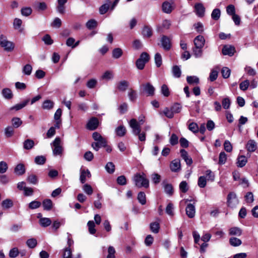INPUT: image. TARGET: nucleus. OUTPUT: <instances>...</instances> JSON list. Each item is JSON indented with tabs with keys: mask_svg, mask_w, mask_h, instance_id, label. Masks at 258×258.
I'll use <instances>...</instances> for the list:
<instances>
[{
	"mask_svg": "<svg viewBox=\"0 0 258 258\" xmlns=\"http://www.w3.org/2000/svg\"><path fill=\"white\" fill-rule=\"evenodd\" d=\"M151 180L155 184H158L161 181V176L156 173H154L151 175Z\"/></svg>",
	"mask_w": 258,
	"mask_h": 258,
	"instance_id": "48",
	"label": "nucleus"
},
{
	"mask_svg": "<svg viewBox=\"0 0 258 258\" xmlns=\"http://www.w3.org/2000/svg\"><path fill=\"white\" fill-rule=\"evenodd\" d=\"M91 176V173L89 170H81L80 176V180L82 183H84L86 181V178H90Z\"/></svg>",
	"mask_w": 258,
	"mask_h": 258,
	"instance_id": "14",
	"label": "nucleus"
},
{
	"mask_svg": "<svg viewBox=\"0 0 258 258\" xmlns=\"http://www.w3.org/2000/svg\"><path fill=\"white\" fill-rule=\"evenodd\" d=\"M15 173L18 175H22L25 172V168L23 164H18L14 169Z\"/></svg>",
	"mask_w": 258,
	"mask_h": 258,
	"instance_id": "22",
	"label": "nucleus"
},
{
	"mask_svg": "<svg viewBox=\"0 0 258 258\" xmlns=\"http://www.w3.org/2000/svg\"><path fill=\"white\" fill-rule=\"evenodd\" d=\"M86 25L89 29H92L97 26V22L94 19H91L86 23Z\"/></svg>",
	"mask_w": 258,
	"mask_h": 258,
	"instance_id": "56",
	"label": "nucleus"
},
{
	"mask_svg": "<svg viewBox=\"0 0 258 258\" xmlns=\"http://www.w3.org/2000/svg\"><path fill=\"white\" fill-rule=\"evenodd\" d=\"M247 162V159L244 156H240L238 158L237 166L240 167H243Z\"/></svg>",
	"mask_w": 258,
	"mask_h": 258,
	"instance_id": "45",
	"label": "nucleus"
},
{
	"mask_svg": "<svg viewBox=\"0 0 258 258\" xmlns=\"http://www.w3.org/2000/svg\"><path fill=\"white\" fill-rule=\"evenodd\" d=\"M129 86V83L126 81H120L117 86L118 89L122 92L125 91Z\"/></svg>",
	"mask_w": 258,
	"mask_h": 258,
	"instance_id": "26",
	"label": "nucleus"
},
{
	"mask_svg": "<svg viewBox=\"0 0 258 258\" xmlns=\"http://www.w3.org/2000/svg\"><path fill=\"white\" fill-rule=\"evenodd\" d=\"M21 12L23 16L27 17L31 14L32 10L30 7H25L21 9Z\"/></svg>",
	"mask_w": 258,
	"mask_h": 258,
	"instance_id": "53",
	"label": "nucleus"
},
{
	"mask_svg": "<svg viewBox=\"0 0 258 258\" xmlns=\"http://www.w3.org/2000/svg\"><path fill=\"white\" fill-rule=\"evenodd\" d=\"M92 138L95 140V142L92 143V148L96 151L102 147H105L107 146V141L99 133L94 132L92 134Z\"/></svg>",
	"mask_w": 258,
	"mask_h": 258,
	"instance_id": "2",
	"label": "nucleus"
},
{
	"mask_svg": "<svg viewBox=\"0 0 258 258\" xmlns=\"http://www.w3.org/2000/svg\"><path fill=\"white\" fill-rule=\"evenodd\" d=\"M238 204L239 200L236 194L234 192H229L227 196V206L231 209H234Z\"/></svg>",
	"mask_w": 258,
	"mask_h": 258,
	"instance_id": "3",
	"label": "nucleus"
},
{
	"mask_svg": "<svg viewBox=\"0 0 258 258\" xmlns=\"http://www.w3.org/2000/svg\"><path fill=\"white\" fill-rule=\"evenodd\" d=\"M122 54V50L120 48H116L112 50V57L114 58L117 59L120 57Z\"/></svg>",
	"mask_w": 258,
	"mask_h": 258,
	"instance_id": "32",
	"label": "nucleus"
},
{
	"mask_svg": "<svg viewBox=\"0 0 258 258\" xmlns=\"http://www.w3.org/2000/svg\"><path fill=\"white\" fill-rule=\"evenodd\" d=\"M0 45L7 51H12L15 47L14 44L8 41L6 37L3 35L0 36Z\"/></svg>",
	"mask_w": 258,
	"mask_h": 258,
	"instance_id": "4",
	"label": "nucleus"
},
{
	"mask_svg": "<svg viewBox=\"0 0 258 258\" xmlns=\"http://www.w3.org/2000/svg\"><path fill=\"white\" fill-rule=\"evenodd\" d=\"M173 9L174 7L171 3L166 1L162 4V10L164 13L168 14H170Z\"/></svg>",
	"mask_w": 258,
	"mask_h": 258,
	"instance_id": "9",
	"label": "nucleus"
},
{
	"mask_svg": "<svg viewBox=\"0 0 258 258\" xmlns=\"http://www.w3.org/2000/svg\"><path fill=\"white\" fill-rule=\"evenodd\" d=\"M115 132L117 136L123 137L125 135L126 130L123 125H120L115 128Z\"/></svg>",
	"mask_w": 258,
	"mask_h": 258,
	"instance_id": "25",
	"label": "nucleus"
},
{
	"mask_svg": "<svg viewBox=\"0 0 258 258\" xmlns=\"http://www.w3.org/2000/svg\"><path fill=\"white\" fill-rule=\"evenodd\" d=\"M40 225L43 227H47L51 223V221L48 218H41L39 220Z\"/></svg>",
	"mask_w": 258,
	"mask_h": 258,
	"instance_id": "44",
	"label": "nucleus"
},
{
	"mask_svg": "<svg viewBox=\"0 0 258 258\" xmlns=\"http://www.w3.org/2000/svg\"><path fill=\"white\" fill-rule=\"evenodd\" d=\"M221 16V12L219 9H215L212 12L211 17L215 20H218Z\"/></svg>",
	"mask_w": 258,
	"mask_h": 258,
	"instance_id": "46",
	"label": "nucleus"
},
{
	"mask_svg": "<svg viewBox=\"0 0 258 258\" xmlns=\"http://www.w3.org/2000/svg\"><path fill=\"white\" fill-rule=\"evenodd\" d=\"M61 20L59 18H55L52 23L51 24V26L52 27L59 28L61 26Z\"/></svg>",
	"mask_w": 258,
	"mask_h": 258,
	"instance_id": "57",
	"label": "nucleus"
},
{
	"mask_svg": "<svg viewBox=\"0 0 258 258\" xmlns=\"http://www.w3.org/2000/svg\"><path fill=\"white\" fill-rule=\"evenodd\" d=\"M138 200L142 205H145L146 203V198L145 192H140L138 195Z\"/></svg>",
	"mask_w": 258,
	"mask_h": 258,
	"instance_id": "38",
	"label": "nucleus"
},
{
	"mask_svg": "<svg viewBox=\"0 0 258 258\" xmlns=\"http://www.w3.org/2000/svg\"><path fill=\"white\" fill-rule=\"evenodd\" d=\"M87 225L90 233L91 234H95L96 230L95 228V225L94 222L93 221H89L88 222Z\"/></svg>",
	"mask_w": 258,
	"mask_h": 258,
	"instance_id": "49",
	"label": "nucleus"
},
{
	"mask_svg": "<svg viewBox=\"0 0 258 258\" xmlns=\"http://www.w3.org/2000/svg\"><path fill=\"white\" fill-rule=\"evenodd\" d=\"M202 47H195L193 49L194 54L196 57H200L202 55L203 51L202 49Z\"/></svg>",
	"mask_w": 258,
	"mask_h": 258,
	"instance_id": "61",
	"label": "nucleus"
},
{
	"mask_svg": "<svg viewBox=\"0 0 258 258\" xmlns=\"http://www.w3.org/2000/svg\"><path fill=\"white\" fill-rule=\"evenodd\" d=\"M82 189L87 195L90 196L93 192V189L92 186L87 183H86L83 185L82 186Z\"/></svg>",
	"mask_w": 258,
	"mask_h": 258,
	"instance_id": "31",
	"label": "nucleus"
},
{
	"mask_svg": "<svg viewBox=\"0 0 258 258\" xmlns=\"http://www.w3.org/2000/svg\"><path fill=\"white\" fill-rule=\"evenodd\" d=\"M5 135L7 138L11 137L14 133V127L11 126H8L5 128Z\"/></svg>",
	"mask_w": 258,
	"mask_h": 258,
	"instance_id": "35",
	"label": "nucleus"
},
{
	"mask_svg": "<svg viewBox=\"0 0 258 258\" xmlns=\"http://www.w3.org/2000/svg\"><path fill=\"white\" fill-rule=\"evenodd\" d=\"M246 149L248 152H254L256 149V144L254 140H250L246 144Z\"/></svg>",
	"mask_w": 258,
	"mask_h": 258,
	"instance_id": "23",
	"label": "nucleus"
},
{
	"mask_svg": "<svg viewBox=\"0 0 258 258\" xmlns=\"http://www.w3.org/2000/svg\"><path fill=\"white\" fill-rule=\"evenodd\" d=\"M186 81L190 85H197L200 83L199 78L195 76H187Z\"/></svg>",
	"mask_w": 258,
	"mask_h": 258,
	"instance_id": "24",
	"label": "nucleus"
},
{
	"mask_svg": "<svg viewBox=\"0 0 258 258\" xmlns=\"http://www.w3.org/2000/svg\"><path fill=\"white\" fill-rule=\"evenodd\" d=\"M60 139L59 138H56L52 143L54 147L53 149V153L54 155H59L62 153V148L60 145Z\"/></svg>",
	"mask_w": 258,
	"mask_h": 258,
	"instance_id": "6",
	"label": "nucleus"
},
{
	"mask_svg": "<svg viewBox=\"0 0 258 258\" xmlns=\"http://www.w3.org/2000/svg\"><path fill=\"white\" fill-rule=\"evenodd\" d=\"M186 214L187 216L190 218H193L195 215L196 210L195 207L191 204H188L186 208Z\"/></svg>",
	"mask_w": 258,
	"mask_h": 258,
	"instance_id": "11",
	"label": "nucleus"
},
{
	"mask_svg": "<svg viewBox=\"0 0 258 258\" xmlns=\"http://www.w3.org/2000/svg\"><path fill=\"white\" fill-rule=\"evenodd\" d=\"M164 189L165 192L168 195L171 196L173 193V189L172 185L171 184H164Z\"/></svg>",
	"mask_w": 258,
	"mask_h": 258,
	"instance_id": "39",
	"label": "nucleus"
},
{
	"mask_svg": "<svg viewBox=\"0 0 258 258\" xmlns=\"http://www.w3.org/2000/svg\"><path fill=\"white\" fill-rule=\"evenodd\" d=\"M227 14L229 16L232 17L234 15H236L235 13V8L234 5H229L227 6Z\"/></svg>",
	"mask_w": 258,
	"mask_h": 258,
	"instance_id": "51",
	"label": "nucleus"
},
{
	"mask_svg": "<svg viewBox=\"0 0 258 258\" xmlns=\"http://www.w3.org/2000/svg\"><path fill=\"white\" fill-rule=\"evenodd\" d=\"M172 72L175 78H179L181 76V71L180 68L177 66H174L172 67Z\"/></svg>",
	"mask_w": 258,
	"mask_h": 258,
	"instance_id": "34",
	"label": "nucleus"
},
{
	"mask_svg": "<svg viewBox=\"0 0 258 258\" xmlns=\"http://www.w3.org/2000/svg\"><path fill=\"white\" fill-rule=\"evenodd\" d=\"M105 168L106 171L109 173L111 174L114 172L115 166L114 164L111 162H108L106 164Z\"/></svg>",
	"mask_w": 258,
	"mask_h": 258,
	"instance_id": "37",
	"label": "nucleus"
},
{
	"mask_svg": "<svg viewBox=\"0 0 258 258\" xmlns=\"http://www.w3.org/2000/svg\"><path fill=\"white\" fill-rule=\"evenodd\" d=\"M150 229L153 232L155 233H158L159 229V223L157 222L152 223L150 224Z\"/></svg>",
	"mask_w": 258,
	"mask_h": 258,
	"instance_id": "64",
	"label": "nucleus"
},
{
	"mask_svg": "<svg viewBox=\"0 0 258 258\" xmlns=\"http://www.w3.org/2000/svg\"><path fill=\"white\" fill-rule=\"evenodd\" d=\"M29 102V99H27L25 100L24 101L22 102V103L17 104L12 107H11L10 108V110H15L16 111L19 110L23 108H24L25 106L27 105V104Z\"/></svg>",
	"mask_w": 258,
	"mask_h": 258,
	"instance_id": "20",
	"label": "nucleus"
},
{
	"mask_svg": "<svg viewBox=\"0 0 258 258\" xmlns=\"http://www.w3.org/2000/svg\"><path fill=\"white\" fill-rule=\"evenodd\" d=\"M37 240L34 238H30L26 241L27 245L30 248H34L37 245Z\"/></svg>",
	"mask_w": 258,
	"mask_h": 258,
	"instance_id": "40",
	"label": "nucleus"
},
{
	"mask_svg": "<svg viewBox=\"0 0 258 258\" xmlns=\"http://www.w3.org/2000/svg\"><path fill=\"white\" fill-rule=\"evenodd\" d=\"M179 189L183 193L186 192L188 190L187 183L185 181H181L179 184Z\"/></svg>",
	"mask_w": 258,
	"mask_h": 258,
	"instance_id": "47",
	"label": "nucleus"
},
{
	"mask_svg": "<svg viewBox=\"0 0 258 258\" xmlns=\"http://www.w3.org/2000/svg\"><path fill=\"white\" fill-rule=\"evenodd\" d=\"M129 125L132 128V133L134 135L137 136L141 132V125L136 119H132L129 122Z\"/></svg>",
	"mask_w": 258,
	"mask_h": 258,
	"instance_id": "5",
	"label": "nucleus"
},
{
	"mask_svg": "<svg viewBox=\"0 0 258 258\" xmlns=\"http://www.w3.org/2000/svg\"><path fill=\"white\" fill-rule=\"evenodd\" d=\"M1 205L2 208L6 210L12 208L14 205V203L12 200L7 199L2 201Z\"/></svg>",
	"mask_w": 258,
	"mask_h": 258,
	"instance_id": "21",
	"label": "nucleus"
},
{
	"mask_svg": "<svg viewBox=\"0 0 258 258\" xmlns=\"http://www.w3.org/2000/svg\"><path fill=\"white\" fill-rule=\"evenodd\" d=\"M133 180L135 185L139 188L144 187L148 188L149 186V180L147 178L145 173H137L133 177Z\"/></svg>",
	"mask_w": 258,
	"mask_h": 258,
	"instance_id": "1",
	"label": "nucleus"
},
{
	"mask_svg": "<svg viewBox=\"0 0 258 258\" xmlns=\"http://www.w3.org/2000/svg\"><path fill=\"white\" fill-rule=\"evenodd\" d=\"M142 34L144 37L150 38L152 36L153 31L151 27L145 26L143 29Z\"/></svg>",
	"mask_w": 258,
	"mask_h": 258,
	"instance_id": "17",
	"label": "nucleus"
},
{
	"mask_svg": "<svg viewBox=\"0 0 258 258\" xmlns=\"http://www.w3.org/2000/svg\"><path fill=\"white\" fill-rule=\"evenodd\" d=\"M154 60L157 67H160L162 63V59L161 54L159 53H156L154 56Z\"/></svg>",
	"mask_w": 258,
	"mask_h": 258,
	"instance_id": "36",
	"label": "nucleus"
},
{
	"mask_svg": "<svg viewBox=\"0 0 258 258\" xmlns=\"http://www.w3.org/2000/svg\"><path fill=\"white\" fill-rule=\"evenodd\" d=\"M236 52L235 48L232 45H227L226 54L229 56H233Z\"/></svg>",
	"mask_w": 258,
	"mask_h": 258,
	"instance_id": "54",
	"label": "nucleus"
},
{
	"mask_svg": "<svg viewBox=\"0 0 258 258\" xmlns=\"http://www.w3.org/2000/svg\"><path fill=\"white\" fill-rule=\"evenodd\" d=\"M99 125L98 119L96 117H92L87 124V127L90 130H94Z\"/></svg>",
	"mask_w": 258,
	"mask_h": 258,
	"instance_id": "7",
	"label": "nucleus"
},
{
	"mask_svg": "<svg viewBox=\"0 0 258 258\" xmlns=\"http://www.w3.org/2000/svg\"><path fill=\"white\" fill-rule=\"evenodd\" d=\"M229 233L231 235L240 236L242 234V230L240 228L234 227L229 230Z\"/></svg>",
	"mask_w": 258,
	"mask_h": 258,
	"instance_id": "28",
	"label": "nucleus"
},
{
	"mask_svg": "<svg viewBox=\"0 0 258 258\" xmlns=\"http://www.w3.org/2000/svg\"><path fill=\"white\" fill-rule=\"evenodd\" d=\"M35 8L38 11H44L47 9V6L44 2L37 3Z\"/></svg>",
	"mask_w": 258,
	"mask_h": 258,
	"instance_id": "55",
	"label": "nucleus"
},
{
	"mask_svg": "<svg viewBox=\"0 0 258 258\" xmlns=\"http://www.w3.org/2000/svg\"><path fill=\"white\" fill-rule=\"evenodd\" d=\"M166 213L170 216L174 215L173 205L172 203H169L166 208Z\"/></svg>",
	"mask_w": 258,
	"mask_h": 258,
	"instance_id": "62",
	"label": "nucleus"
},
{
	"mask_svg": "<svg viewBox=\"0 0 258 258\" xmlns=\"http://www.w3.org/2000/svg\"><path fill=\"white\" fill-rule=\"evenodd\" d=\"M229 243L233 246H238L241 244V240L236 237H231L229 239Z\"/></svg>",
	"mask_w": 258,
	"mask_h": 258,
	"instance_id": "33",
	"label": "nucleus"
},
{
	"mask_svg": "<svg viewBox=\"0 0 258 258\" xmlns=\"http://www.w3.org/2000/svg\"><path fill=\"white\" fill-rule=\"evenodd\" d=\"M108 254L106 258H115V250L112 246H109L108 248Z\"/></svg>",
	"mask_w": 258,
	"mask_h": 258,
	"instance_id": "52",
	"label": "nucleus"
},
{
	"mask_svg": "<svg viewBox=\"0 0 258 258\" xmlns=\"http://www.w3.org/2000/svg\"><path fill=\"white\" fill-rule=\"evenodd\" d=\"M41 203L37 201H33L29 203V208L31 209H35L40 207Z\"/></svg>",
	"mask_w": 258,
	"mask_h": 258,
	"instance_id": "60",
	"label": "nucleus"
},
{
	"mask_svg": "<svg viewBox=\"0 0 258 258\" xmlns=\"http://www.w3.org/2000/svg\"><path fill=\"white\" fill-rule=\"evenodd\" d=\"M22 24V21L19 18H15L13 22V27L15 29L19 30L20 31H22V29H20V27Z\"/></svg>",
	"mask_w": 258,
	"mask_h": 258,
	"instance_id": "41",
	"label": "nucleus"
},
{
	"mask_svg": "<svg viewBox=\"0 0 258 258\" xmlns=\"http://www.w3.org/2000/svg\"><path fill=\"white\" fill-rule=\"evenodd\" d=\"M46 161V158L43 156H38L35 158V162L38 165H43Z\"/></svg>",
	"mask_w": 258,
	"mask_h": 258,
	"instance_id": "58",
	"label": "nucleus"
},
{
	"mask_svg": "<svg viewBox=\"0 0 258 258\" xmlns=\"http://www.w3.org/2000/svg\"><path fill=\"white\" fill-rule=\"evenodd\" d=\"M2 94L3 96L8 100L11 99L13 97V94L11 90L8 88L3 89L2 91Z\"/></svg>",
	"mask_w": 258,
	"mask_h": 258,
	"instance_id": "19",
	"label": "nucleus"
},
{
	"mask_svg": "<svg viewBox=\"0 0 258 258\" xmlns=\"http://www.w3.org/2000/svg\"><path fill=\"white\" fill-rule=\"evenodd\" d=\"M144 90L148 94L149 96L153 95L154 94L155 88L150 83H148L143 85Z\"/></svg>",
	"mask_w": 258,
	"mask_h": 258,
	"instance_id": "18",
	"label": "nucleus"
},
{
	"mask_svg": "<svg viewBox=\"0 0 258 258\" xmlns=\"http://www.w3.org/2000/svg\"><path fill=\"white\" fill-rule=\"evenodd\" d=\"M170 169L173 172H177L180 169V161L179 159L173 160L170 165Z\"/></svg>",
	"mask_w": 258,
	"mask_h": 258,
	"instance_id": "13",
	"label": "nucleus"
},
{
	"mask_svg": "<svg viewBox=\"0 0 258 258\" xmlns=\"http://www.w3.org/2000/svg\"><path fill=\"white\" fill-rule=\"evenodd\" d=\"M42 206L45 210L49 211L52 207V201L49 199L44 200L42 202Z\"/></svg>",
	"mask_w": 258,
	"mask_h": 258,
	"instance_id": "29",
	"label": "nucleus"
},
{
	"mask_svg": "<svg viewBox=\"0 0 258 258\" xmlns=\"http://www.w3.org/2000/svg\"><path fill=\"white\" fill-rule=\"evenodd\" d=\"M204 37L202 35L197 36L194 39V44L197 47H203L205 44Z\"/></svg>",
	"mask_w": 258,
	"mask_h": 258,
	"instance_id": "12",
	"label": "nucleus"
},
{
	"mask_svg": "<svg viewBox=\"0 0 258 258\" xmlns=\"http://www.w3.org/2000/svg\"><path fill=\"white\" fill-rule=\"evenodd\" d=\"M19 251L18 248L14 247L10 250L9 255L11 258H15L19 255Z\"/></svg>",
	"mask_w": 258,
	"mask_h": 258,
	"instance_id": "59",
	"label": "nucleus"
},
{
	"mask_svg": "<svg viewBox=\"0 0 258 258\" xmlns=\"http://www.w3.org/2000/svg\"><path fill=\"white\" fill-rule=\"evenodd\" d=\"M127 96L130 101L134 103L138 98V94L136 91L133 90L132 88H130L128 89L127 92Z\"/></svg>",
	"mask_w": 258,
	"mask_h": 258,
	"instance_id": "15",
	"label": "nucleus"
},
{
	"mask_svg": "<svg viewBox=\"0 0 258 258\" xmlns=\"http://www.w3.org/2000/svg\"><path fill=\"white\" fill-rule=\"evenodd\" d=\"M220 69L219 66H216L211 72L209 76V79L211 82L216 80L218 77V72Z\"/></svg>",
	"mask_w": 258,
	"mask_h": 258,
	"instance_id": "16",
	"label": "nucleus"
},
{
	"mask_svg": "<svg viewBox=\"0 0 258 258\" xmlns=\"http://www.w3.org/2000/svg\"><path fill=\"white\" fill-rule=\"evenodd\" d=\"M249 86V82L248 80H244L239 84V88L242 91H245L247 89Z\"/></svg>",
	"mask_w": 258,
	"mask_h": 258,
	"instance_id": "63",
	"label": "nucleus"
},
{
	"mask_svg": "<svg viewBox=\"0 0 258 258\" xmlns=\"http://www.w3.org/2000/svg\"><path fill=\"white\" fill-rule=\"evenodd\" d=\"M161 46L165 50L170 49L171 44L170 39L166 36H163L161 39Z\"/></svg>",
	"mask_w": 258,
	"mask_h": 258,
	"instance_id": "8",
	"label": "nucleus"
},
{
	"mask_svg": "<svg viewBox=\"0 0 258 258\" xmlns=\"http://www.w3.org/2000/svg\"><path fill=\"white\" fill-rule=\"evenodd\" d=\"M32 67L31 64H27L23 68V73L26 75H30L31 74Z\"/></svg>",
	"mask_w": 258,
	"mask_h": 258,
	"instance_id": "50",
	"label": "nucleus"
},
{
	"mask_svg": "<svg viewBox=\"0 0 258 258\" xmlns=\"http://www.w3.org/2000/svg\"><path fill=\"white\" fill-rule=\"evenodd\" d=\"M198 184L199 187L204 188L207 184V179L205 176H201L198 179Z\"/></svg>",
	"mask_w": 258,
	"mask_h": 258,
	"instance_id": "43",
	"label": "nucleus"
},
{
	"mask_svg": "<svg viewBox=\"0 0 258 258\" xmlns=\"http://www.w3.org/2000/svg\"><path fill=\"white\" fill-rule=\"evenodd\" d=\"M54 103L53 101L50 100H46L43 102L42 107L44 109L49 110L52 109Z\"/></svg>",
	"mask_w": 258,
	"mask_h": 258,
	"instance_id": "30",
	"label": "nucleus"
},
{
	"mask_svg": "<svg viewBox=\"0 0 258 258\" xmlns=\"http://www.w3.org/2000/svg\"><path fill=\"white\" fill-rule=\"evenodd\" d=\"M34 142L31 139H27L23 143V147L26 150H30L33 148Z\"/></svg>",
	"mask_w": 258,
	"mask_h": 258,
	"instance_id": "27",
	"label": "nucleus"
},
{
	"mask_svg": "<svg viewBox=\"0 0 258 258\" xmlns=\"http://www.w3.org/2000/svg\"><path fill=\"white\" fill-rule=\"evenodd\" d=\"M195 9L196 14L200 17H204L205 8L203 4L199 3L195 5Z\"/></svg>",
	"mask_w": 258,
	"mask_h": 258,
	"instance_id": "10",
	"label": "nucleus"
},
{
	"mask_svg": "<svg viewBox=\"0 0 258 258\" xmlns=\"http://www.w3.org/2000/svg\"><path fill=\"white\" fill-rule=\"evenodd\" d=\"M13 127L18 128L22 124V121L19 117H14L12 119Z\"/></svg>",
	"mask_w": 258,
	"mask_h": 258,
	"instance_id": "42",
	"label": "nucleus"
}]
</instances>
